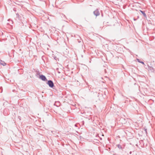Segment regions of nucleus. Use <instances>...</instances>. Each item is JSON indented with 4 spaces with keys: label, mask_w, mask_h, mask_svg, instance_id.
<instances>
[{
    "label": "nucleus",
    "mask_w": 155,
    "mask_h": 155,
    "mask_svg": "<svg viewBox=\"0 0 155 155\" xmlns=\"http://www.w3.org/2000/svg\"><path fill=\"white\" fill-rule=\"evenodd\" d=\"M0 64L3 66L6 65V63L4 61L1 60Z\"/></svg>",
    "instance_id": "nucleus-7"
},
{
    "label": "nucleus",
    "mask_w": 155,
    "mask_h": 155,
    "mask_svg": "<svg viewBox=\"0 0 155 155\" xmlns=\"http://www.w3.org/2000/svg\"><path fill=\"white\" fill-rule=\"evenodd\" d=\"M148 68H149V70L151 71H154L153 68L151 67H150L149 66H148Z\"/></svg>",
    "instance_id": "nucleus-9"
},
{
    "label": "nucleus",
    "mask_w": 155,
    "mask_h": 155,
    "mask_svg": "<svg viewBox=\"0 0 155 155\" xmlns=\"http://www.w3.org/2000/svg\"><path fill=\"white\" fill-rule=\"evenodd\" d=\"M140 11L143 14V15L145 17H147V15L146 13H145L144 11H143L141 10H140Z\"/></svg>",
    "instance_id": "nucleus-6"
},
{
    "label": "nucleus",
    "mask_w": 155,
    "mask_h": 155,
    "mask_svg": "<svg viewBox=\"0 0 155 155\" xmlns=\"http://www.w3.org/2000/svg\"><path fill=\"white\" fill-rule=\"evenodd\" d=\"M49 85V87L53 88L54 87V84L53 82L51 80H48L47 83Z\"/></svg>",
    "instance_id": "nucleus-2"
},
{
    "label": "nucleus",
    "mask_w": 155,
    "mask_h": 155,
    "mask_svg": "<svg viewBox=\"0 0 155 155\" xmlns=\"http://www.w3.org/2000/svg\"><path fill=\"white\" fill-rule=\"evenodd\" d=\"M6 110H4V111H3V113H4V114L5 115V116H6L8 114H5V111Z\"/></svg>",
    "instance_id": "nucleus-13"
},
{
    "label": "nucleus",
    "mask_w": 155,
    "mask_h": 155,
    "mask_svg": "<svg viewBox=\"0 0 155 155\" xmlns=\"http://www.w3.org/2000/svg\"><path fill=\"white\" fill-rule=\"evenodd\" d=\"M93 14L96 16H99L100 15V12L99 11V9L98 8H97L95 11H94Z\"/></svg>",
    "instance_id": "nucleus-3"
},
{
    "label": "nucleus",
    "mask_w": 155,
    "mask_h": 155,
    "mask_svg": "<svg viewBox=\"0 0 155 155\" xmlns=\"http://www.w3.org/2000/svg\"><path fill=\"white\" fill-rule=\"evenodd\" d=\"M75 126H76V124H75Z\"/></svg>",
    "instance_id": "nucleus-17"
},
{
    "label": "nucleus",
    "mask_w": 155,
    "mask_h": 155,
    "mask_svg": "<svg viewBox=\"0 0 155 155\" xmlns=\"http://www.w3.org/2000/svg\"><path fill=\"white\" fill-rule=\"evenodd\" d=\"M145 131L146 132L147 131V129H146L145 130Z\"/></svg>",
    "instance_id": "nucleus-16"
},
{
    "label": "nucleus",
    "mask_w": 155,
    "mask_h": 155,
    "mask_svg": "<svg viewBox=\"0 0 155 155\" xmlns=\"http://www.w3.org/2000/svg\"><path fill=\"white\" fill-rule=\"evenodd\" d=\"M16 15L18 17V19L20 20L21 19V18L23 17V15H22L21 14L20 15L19 14L17 13Z\"/></svg>",
    "instance_id": "nucleus-5"
},
{
    "label": "nucleus",
    "mask_w": 155,
    "mask_h": 155,
    "mask_svg": "<svg viewBox=\"0 0 155 155\" xmlns=\"http://www.w3.org/2000/svg\"><path fill=\"white\" fill-rule=\"evenodd\" d=\"M40 72L39 71H37L36 74V76H37L38 75H40Z\"/></svg>",
    "instance_id": "nucleus-12"
},
{
    "label": "nucleus",
    "mask_w": 155,
    "mask_h": 155,
    "mask_svg": "<svg viewBox=\"0 0 155 155\" xmlns=\"http://www.w3.org/2000/svg\"><path fill=\"white\" fill-rule=\"evenodd\" d=\"M104 72H105V73H106L107 71H106V69H104Z\"/></svg>",
    "instance_id": "nucleus-14"
},
{
    "label": "nucleus",
    "mask_w": 155,
    "mask_h": 155,
    "mask_svg": "<svg viewBox=\"0 0 155 155\" xmlns=\"http://www.w3.org/2000/svg\"><path fill=\"white\" fill-rule=\"evenodd\" d=\"M119 122L122 125L125 124L127 123L126 119L122 117H121L119 120Z\"/></svg>",
    "instance_id": "nucleus-1"
},
{
    "label": "nucleus",
    "mask_w": 155,
    "mask_h": 155,
    "mask_svg": "<svg viewBox=\"0 0 155 155\" xmlns=\"http://www.w3.org/2000/svg\"><path fill=\"white\" fill-rule=\"evenodd\" d=\"M54 105H56L57 107H58L60 105L59 103V102H56L54 104Z\"/></svg>",
    "instance_id": "nucleus-10"
},
{
    "label": "nucleus",
    "mask_w": 155,
    "mask_h": 155,
    "mask_svg": "<svg viewBox=\"0 0 155 155\" xmlns=\"http://www.w3.org/2000/svg\"><path fill=\"white\" fill-rule=\"evenodd\" d=\"M131 153H132V152H131V151H130V153H130V154H131Z\"/></svg>",
    "instance_id": "nucleus-15"
},
{
    "label": "nucleus",
    "mask_w": 155,
    "mask_h": 155,
    "mask_svg": "<svg viewBox=\"0 0 155 155\" xmlns=\"http://www.w3.org/2000/svg\"><path fill=\"white\" fill-rule=\"evenodd\" d=\"M137 61L139 62L140 63H142V64H144V62H143V61H140V60L139 59H137Z\"/></svg>",
    "instance_id": "nucleus-11"
},
{
    "label": "nucleus",
    "mask_w": 155,
    "mask_h": 155,
    "mask_svg": "<svg viewBox=\"0 0 155 155\" xmlns=\"http://www.w3.org/2000/svg\"><path fill=\"white\" fill-rule=\"evenodd\" d=\"M39 78L43 81H47V79L45 76L43 75H40Z\"/></svg>",
    "instance_id": "nucleus-4"
},
{
    "label": "nucleus",
    "mask_w": 155,
    "mask_h": 155,
    "mask_svg": "<svg viewBox=\"0 0 155 155\" xmlns=\"http://www.w3.org/2000/svg\"><path fill=\"white\" fill-rule=\"evenodd\" d=\"M116 146L120 149H122V147L121 145L120 144H118L116 145Z\"/></svg>",
    "instance_id": "nucleus-8"
}]
</instances>
